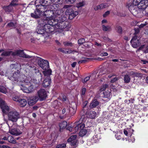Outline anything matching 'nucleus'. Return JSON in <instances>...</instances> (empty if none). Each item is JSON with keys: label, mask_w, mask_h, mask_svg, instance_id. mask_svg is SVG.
<instances>
[{"label": "nucleus", "mask_w": 148, "mask_h": 148, "mask_svg": "<svg viewBox=\"0 0 148 148\" xmlns=\"http://www.w3.org/2000/svg\"><path fill=\"white\" fill-rule=\"evenodd\" d=\"M137 37L136 35H135L133 37L131 40L130 43H131L133 42L136 41H137Z\"/></svg>", "instance_id": "53"}, {"label": "nucleus", "mask_w": 148, "mask_h": 148, "mask_svg": "<svg viewBox=\"0 0 148 148\" xmlns=\"http://www.w3.org/2000/svg\"><path fill=\"white\" fill-rule=\"evenodd\" d=\"M130 74L138 77H140L143 76V75L142 73L138 72H131Z\"/></svg>", "instance_id": "39"}, {"label": "nucleus", "mask_w": 148, "mask_h": 148, "mask_svg": "<svg viewBox=\"0 0 148 148\" xmlns=\"http://www.w3.org/2000/svg\"><path fill=\"white\" fill-rule=\"evenodd\" d=\"M85 42V40L84 38H81L79 39L78 41V42L80 45H81Z\"/></svg>", "instance_id": "48"}, {"label": "nucleus", "mask_w": 148, "mask_h": 148, "mask_svg": "<svg viewBox=\"0 0 148 148\" xmlns=\"http://www.w3.org/2000/svg\"><path fill=\"white\" fill-rule=\"evenodd\" d=\"M86 91V89L85 88H83L81 90V95H85Z\"/></svg>", "instance_id": "55"}, {"label": "nucleus", "mask_w": 148, "mask_h": 148, "mask_svg": "<svg viewBox=\"0 0 148 148\" xmlns=\"http://www.w3.org/2000/svg\"><path fill=\"white\" fill-rule=\"evenodd\" d=\"M106 71L107 69L104 67H103L99 69V73L98 75V76L99 77L106 74Z\"/></svg>", "instance_id": "25"}, {"label": "nucleus", "mask_w": 148, "mask_h": 148, "mask_svg": "<svg viewBox=\"0 0 148 148\" xmlns=\"http://www.w3.org/2000/svg\"><path fill=\"white\" fill-rule=\"evenodd\" d=\"M29 58H31V60L32 61L34 62H38V63L39 61L40 60L41 58L37 56H29Z\"/></svg>", "instance_id": "26"}, {"label": "nucleus", "mask_w": 148, "mask_h": 148, "mask_svg": "<svg viewBox=\"0 0 148 148\" xmlns=\"http://www.w3.org/2000/svg\"><path fill=\"white\" fill-rule=\"evenodd\" d=\"M63 0H55V3H57L58 4H61L62 3Z\"/></svg>", "instance_id": "61"}, {"label": "nucleus", "mask_w": 148, "mask_h": 148, "mask_svg": "<svg viewBox=\"0 0 148 148\" xmlns=\"http://www.w3.org/2000/svg\"><path fill=\"white\" fill-rule=\"evenodd\" d=\"M92 59H91V60H95L99 61H101L103 60V59L101 58H92Z\"/></svg>", "instance_id": "60"}, {"label": "nucleus", "mask_w": 148, "mask_h": 148, "mask_svg": "<svg viewBox=\"0 0 148 148\" xmlns=\"http://www.w3.org/2000/svg\"><path fill=\"white\" fill-rule=\"evenodd\" d=\"M9 131L12 134L16 136L19 135L21 134V132L18 131L16 128H13V126L10 128Z\"/></svg>", "instance_id": "18"}, {"label": "nucleus", "mask_w": 148, "mask_h": 148, "mask_svg": "<svg viewBox=\"0 0 148 148\" xmlns=\"http://www.w3.org/2000/svg\"><path fill=\"white\" fill-rule=\"evenodd\" d=\"M12 99L14 101L18 102L19 101L20 99H21L19 97L15 95L13 96Z\"/></svg>", "instance_id": "44"}, {"label": "nucleus", "mask_w": 148, "mask_h": 148, "mask_svg": "<svg viewBox=\"0 0 148 148\" xmlns=\"http://www.w3.org/2000/svg\"><path fill=\"white\" fill-rule=\"evenodd\" d=\"M71 5H65L64 8H67L65 14L67 17H69L70 19H72L78 14V12L76 11H74L73 9L71 8Z\"/></svg>", "instance_id": "5"}, {"label": "nucleus", "mask_w": 148, "mask_h": 148, "mask_svg": "<svg viewBox=\"0 0 148 148\" xmlns=\"http://www.w3.org/2000/svg\"><path fill=\"white\" fill-rule=\"evenodd\" d=\"M63 43L64 45L65 46H71L72 45V43L69 42H64Z\"/></svg>", "instance_id": "49"}, {"label": "nucleus", "mask_w": 148, "mask_h": 148, "mask_svg": "<svg viewBox=\"0 0 148 148\" xmlns=\"http://www.w3.org/2000/svg\"><path fill=\"white\" fill-rule=\"evenodd\" d=\"M67 16L65 14H62L58 17L56 18L55 19H53L55 21L56 24L55 25H53L54 26L55 30H56V29H61L62 28V25H60V23L66 21L67 19Z\"/></svg>", "instance_id": "3"}, {"label": "nucleus", "mask_w": 148, "mask_h": 148, "mask_svg": "<svg viewBox=\"0 0 148 148\" xmlns=\"http://www.w3.org/2000/svg\"><path fill=\"white\" fill-rule=\"evenodd\" d=\"M59 5L57 4L54 3L50 5V9L53 11L58 16H59L62 13V10H59Z\"/></svg>", "instance_id": "8"}, {"label": "nucleus", "mask_w": 148, "mask_h": 148, "mask_svg": "<svg viewBox=\"0 0 148 148\" xmlns=\"http://www.w3.org/2000/svg\"><path fill=\"white\" fill-rule=\"evenodd\" d=\"M36 7V9L34 13H31V16L33 18L37 19L40 18L42 15L43 12L45 9H44L45 7L40 5H37Z\"/></svg>", "instance_id": "4"}, {"label": "nucleus", "mask_w": 148, "mask_h": 148, "mask_svg": "<svg viewBox=\"0 0 148 148\" xmlns=\"http://www.w3.org/2000/svg\"><path fill=\"white\" fill-rule=\"evenodd\" d=\"M95 75L94 74H92L90 76H89V77H90V79H92V80H95Z\"/></svg>", "instance_id": "56"}, {"label": "nucleus", "mask_w": 148, "mask_h": 148, "mask_svg": "<svg viewBox=\"0 0 148 148\" xmlns=\"http://www.w3.org/2000/svg\"><path fill=\"white\" fill-rule=\"evenodd\" d=\"M130 76L128 75H124V80L126 83H129L130 80Z\"/></svg>", "instance_id": "30"}, {"label": "nucleus", "mask_w": 148, "mask_h": 148, "mask_svg": "<svg viewBox=\"0 0 148 148\" xmlns=\"http://www.w3.org/2000/svg\"><path fill=\"white\" fill-rule=\"evenodd\" d=\"M87 131L85 129H82L79 132V134L80 136H82L86 134Z\"/></svg>", "instance_id": "38"}, {"label": "nucleus", "mask_w": 148, "mask_h": 148, "mask_svg": "<svg viewBox=\"0 0 148 148\" xmlns=\"http://www.w3.org/2000/svg\"><path fill=\"white\" fill-rule=\"evenodd\" d=\"M85 127V125L84 124H78L77 125L75 128V132H77L79 128L80 129H82L83 128H84Z\"/></svg>", "instance_id": "33"}, {"label": "nucleus", "mask_w": 148, "mask_h": 148, "mask_svg": "<svg viewBox=\"0 0 148 148\" xmlns=\"http://www.w3.org/2000/svg\"><path fill=\"white\" fill-rule=\"evenodd\" d=\"M65 53L66 54H70L72 53L73 51L69 49H68L67 50H65Z\"/></svg>", "instance_id": "59"}, {"label": "nucleus", "mask_w": 148, "mask_h": 148, "mask_svg": "<svg viewBox=\"0 0 148 148\" xmlns=\"http://www.w3.org/2000/svg\"><path fill=\"white\" fill-rule=\"evenodd\" d=\"M148 6V0H141L138 4V8L139 9H145Z\"/></svg>", "instance_id": "16"}, {"label": "nucleus", "mask_w": 148, "mask_h": 148, "mask_svg": "<svg viewBox=\"0 0 148 148\" xmlns=\"http://www.w3.org/2000/svg\"><path fill=\"white\" fill-rule=\"evenodd\" d=\"M0 107L4 113H7L9 110V108L8 106L7 105L4 101L1 99H0Z\"/></svg>", "instance_id": "11"}, {"label": "nucleus", "mask_w": 148, "mask_h": 148, "mask_svg": "<svg viewBox=\"0 0 148 148\" xmlns=\"http://www.w3.org/2000/svg\"><path fill=\"white\" fill-rule=\"evenodd\" d=\"M128 9L133 15H136L138 13V11L139 8L136 6L131 5L128 6Z\"/></svg>", "instance_id": "13"}, {"label": "nucleus", "mask_w": 148, "mask_h": 148, "mask_svg": "<svg viewBox=\"0 0 148 148\" xmlns=\"http://www.w3.org/2000/svg\"><path fill=\"white\" fill-rule=\"evenodd\" d=\"M82 60L79 61L78 62L79 64H80L82 63H85L88 60H91L92 58H88L85 57H83L82 58Z\"/></svg>", "instance_id": "36"}, {"label": "nucleus", "mask_w": 148, "mask_h": 148, "mask_svg": "<svg viewBox=\"0 0 148 148\" xmlns=\"http://www.w3.org/2000/svg\"><path fill=\"white\" fill-rule=\"evenodd\" d=\"M39 3L40 5L45 7L44 9L45 10L47 8V6L48 5V1L47 0H40Z\"/></svg>", "instance_id": "22"}, {"label": "nucleus", "mask_w": 148, "mask_h": 148, "mask_svg": "<svg viewBox=\"0 0 148 148\" xmlns=\"http://www.w3.org/2000/svg\"><path fill=\"white\" fill-rule=\"evenodd\" d=\"M39 25L41 27H43L45 29L46 31L50 34L53 32L55 29L53 25L56 24L53 19L48 20L46 18L44 19H40L37 21Z\"/></svg>", "instance_id": "2"}, {"label": "nucleus", "mask_w": 148, "mask_h": 148, "mask_svg": "<svg viewBox=\"0 0 148 148\" xmlns=\"http://www.w3.org/2000/svg\"><path fill=\"white\" fill-rule=\"evenodd\" d=\"M103 30L104 31L109 32L111 30V27L109 25L106 26L104 25H102Z\"/></svg>", "instance_id": "29"}, {"label": "nucleus", "mask_w": 148, "mask_h": 148, "mask_svg": "<svg viewBox=\"0 0 148 148\" xmlns=\"http://www.w3.org/2000/svg\"><path fill=\"white\" fill-rule=\"evenodd\" d=\"M117 29V32L119 33H121L122 32V29L121 27L119 26H117L116 27Z\"/></svg>", "instance_id": "50"}, {"label": "nucleus", "mask_w": 148, "mask_h": 148, "mask_svg": "<svg viewBox=\"0 0 148 148\" xmlns=\"http://www.w3.org/2000/svg\"><path fill=\"white\" fill-rule=\"evenodd\" d=\"M45 29L43 27H38L36 29L37 33L38 34L42 35L43 36H45V34L48 33Z\"/></svg>", "instance_id": "19"}, {"label": "nucleus", "mask_w": 148, "mask_h": 148, "mask_svg": "<svg viewBox=\"0 0 148 148\" xmlns=\"http://www.w3.org/2000/svg\"><path fill=\"white\" fill-rule=\"evenodd\" d=\"M38 64L40 67L44 70L48 69L49 67L48 61L42 58L39 61Z\"/></svg>", "instance_id": "9"}, {"label": "nucleus", "mask_w": 148, "mask_h": 148, "mask_svg": "<svg viewBox=\"0 0 148 148\" xmlns=\"http://www.w3.org/2000/svg\"><path fill=\"white\" fill-rule=\"evenodd\" d=\"M118 79L119 78L118 77H115L111 80L110 82L112 83H114L118 80Z\"/></svg>", "instance_id": "57"}, {"label": "nucleus", "mask_w": 148, "mask_h": 148, "mask_svg": "<svg viewBox=\"0 0 148 148\" xmlns=\"http://www.w3.org/2000/svg\"><path fill=\"white\" fill-rule=\"evenodd\" d=\"M51 79L50 76L46 77L43 82L42 85L44 87H47L51 84Z\"/></svg>", "instance_id": "17"}, {"label": "nucleus", "mask_w": 148, "mask_h": 148, "mask_svg": "<svg viewBox=\"0 0 148 148\" xmlns=\"http://www.w3.org/2000/svg\"><path fill=\"white\" fill-rule=\"evenodd\" d=\"M108 87V85L107 84H105L103 85L101 88V91L105 90Z\"/></svg>", "instance_id": "52"}, {"label": "nucleus", "mask_w": 148, "mask_h": 148, "mask_svg": "<svg viewBox=\"0 0 148 148\" xmlns=\"http://www.w3.org/2000/svg\"><path fill=\"white\" fill-rule=\"evenodd\" d=\"M90 79V77H87L85 78L84 79L83 82L84 83H85L88 81Z\"/></svg>", "instance_id": "58"}, {"label": "nucleus", "mask_w": 148, "mask_h": 148, "mask_svg": "<svg viewBox=\"0 0 148 148\" xmlns=\"http://www.w3.org/2000/svg\"><path fill=\"white\" fill-rule=\"evenodd\" d=\"M77 137V136L74 135L71 136L70 138L68 139V141H71L72 140H77L76 139Z\"/></svg>", "instance_id": "42"}, {"label": "nucleus", "mask_w": 148, "mask_h": 148, "mask_svg": "<svg viewBox=\"0 0 148 148\" xmlns=\"http://www.w3.org/2000/svg\"><path fill=\"white\" fill-rule=\"evenodd\" d=\"M100 10L105 8L108 6V5L106 3H102L99 5Z\"/></svg>", "instance_id": "41"}, {"label": "nucleus", "mask_w": 148, "mask_h": 148, "mask_svg": "<svg viewBox=\"0 0 148 148\" xmlns=\"http://www.w3.org/2000/svg\"><path fill=\"white\" fill-rule=\"evenodd\" d=\"M67 124V122L66 121H64L59 124V126L60 129H62L65 128Z\"/></svg>", "instance_id": "35"}, {"label": "nucleus", "mask_w": 148, "mask_h": 148, "mask_svg": "<svg viewBox=\"0 0 148 148\" xmlns=\"http://www.w3.org/2000/svg\"><path fill=\"white\" fill-rule=\"evenodd\" d=\"M66 147V145L64 143H62L57 145L56 146L57 148H64Z\"/></svg>", "instance_id": "47"}, {"label": "nucleus", "mask_w": 148, "mask_h": 148, "mask_svg": "<svg viewBox=\"0 0 148 148\" xmlns=\"http://www.w3.org/2000/svg\"><path fill=\"white\" fill-rule=\"evenodd\" d=\"M37 71H38V73H39L38 75V77L39 78H40V81H39V80H39L38 82H36V83H37L38 84H39L40 82V81H41L42 79V73H39V70H38Z\"/></svg>", "instance_id": "45"}, {"label": "nucleus", "mask_w": 148, "mask_h": 148, "mask_svg": "<svg viewBox=\"0 0 148 148\" xmlns=\"http://www.w3.org/2000/svg\"><path fill=\"white\" fill-rule=\"evenodd\" d=\"M18 102L19 103V104L21 107H24L25 106L27 103L26 100L24 99H20Z\"/></svg>", "instance_id": "23"}, {"label": "nucleus", "mask_w": 148, "mask_h": 148, "mask_svg": "<svg viewBox=\"0 0 148 148\" xmlns=\"http://www.w3.org/2000/svg\"><path fill=\"white\" fill-rule=\"evenodd\" d=\"M66 2L69 4H71L74 3L75 0H65Z\"/></svg>", "instance_id": "54"}, {"label": "nucleus", "mask_w": 148, "mask_h": 148, "mask_svg": "<svg viewBox=\"0 0 148 148\" xmlns=\"http://www.w3.org/2000/svg\"><path fill=\"white\" fill-rule=\"evenodd\" d=\"M84 5V3L83 2H80L77 3L76 6L78 8H79L83 6Z\"/></svg>", "instance_id": "51"}, {"label": "nucleus", "mask_w": 148, "mask_h": 148, "mask_svg": "<svg viewBox=\"0 0 148 148\" xmlns=\"http://www.w3.org/2000/svg\"><path fill=\"white\" fill-rule=\"evenodd\" d=\"M14 52L12 51H5L2 53L1 56H7L12 55L14 56Z\"/></svg>", "instance_id": "24"}, {"label": "nucleus", "mask_w": 148, "mask_h": 148, "mask_svg": "<svg viewBox=\"0 0 148 148\" xmlns=\"http://www.w3.org/2000/svg\"><path fill=\"white\" fill-rule=\"evenodd\" d=\"M9 79L13 81H15L19 85L21 86L26 85L25 87L21 88L24 92L29 93L32 91L34 86L32 81H31L30 82L28 80L27 77L19 71H15L12 76Z\"/></svg>", "instance_id": "1"}, {"label": "nucleus", "mask_w": 148, "mask_h": 148, "mask_svg": "<svg viewBox=\"0 0 148 148\" xmlns=\"http://www.w3.org/2000/svg\"><path fill=\"white\" fill-rule=\"evenodd\" d=\"M108 55V54L107 53L105 52L100 54V56H106Z\"/></svg>", "instance_id": "63"}, {"label": "nucleus", "mask_w": 148, "mask_h": 148, "mask_svg": "<svg viewBox=\"0 0 148 148\" xmlns=\"http://www.w3.org/2000/svg\"><path fill=\"white\" fill-rule=\"evenodd\" d=\"M131 44L134 48H136L140 45V43L139 40H137V41L131 43Z\"/></svg>", "instance_id": "27"}, {"label": "nucleus", "mask_w": 148, "mask_h": 148, "mask_svg": "<svg viewBox=\"0 0 148 148\" xmlns=\"http://www.w3.org/2000/svg\"><path fill=\"white\" fill-rule=\"evenodd\" d=\"M99 104V102L97 99H94L90 103V107L91 108H95Z\"/></svg>", "instance_id": "20"}, {"label": "nucleus", "mask_w": 148, "mask_h": 148, "mask_svg": "<svg viewBox=\"0 0 148 148\" xmlns=\"http://www.w3.org/2000/svg\"><path fill=\"white\" fill-rule=\"evenodd\" d=\"M68 142L70 143V145L71 146L70 148H76L77 147V140H72Z\"/></svg>", "instance_id": "28"}, {"label": "nucleus", "mask_w": 148, "mask_h": 148, "mask_svg": "<svg viewBox=\"0 0 148 148\" xmlns=\"http://www.w3.org/2000/svg\"><path fill=\"white\" fill-rule=\"evenodd\" d=\"M42 16H43L46 17L47 19L49 18V19L51 18L52 19H55L58 16L55 14L54 13L53 11L50 10H44L43 12Z\"/></svg>", "instance_id": "7"}, {"label": "nucleus", "mask_w": 148, "mask_h": 148, "mask_svg": "<svg viewBox=\"0 0 148 148\" xmlns=\"http://www.w3.org/2000/svg\"><path fill=\"white\" fill-rule=\"evenodd\" d=\"M3 9L6 12H12L13 9V6L10 4L7 6H4L3 7Z\"/></svg>", "instance_id": "21"}, {"label": "nucleus", "mask_w": 148, "mask_h": 148, "mask_svg": "<svg viewBox=\"0 0 148 148\" xmlns=\"http://www.w3.org/2000/svg\"><path fill=\"white\" fill-rule=\"evenodd\" d=\"M51 69H48L47 71L43 72V74L45 77H46L49 76V75L51 74Z\"/></svg>", "instance_id": "32"}, {"label": "nucleus", "mask_w": 148, "mask_h": 148, "mask_svg": "<svg viewBox=\"0 0 148 148\" xmlns=\"http://www.w3.org/2000/svg\"><path fill=\"white\" fill-rule=\"evenodd\" d=\"M16 23L15 22H11L7 25V27L11 28H14L16 27Z\"/></svg>", "instance_id": "37"}, {"label": "nucleus", "mask_w": 148, "mask_h": 148, "mask_svg": "<svg viewBox=\"0 0 148 148\" xmlns=\"http://www.w3.org/2000/svg\"><path fill=\"white\" fill-rule=\"evenodd\" d=\"M58 50L60 52L65 53V50L62 48H59L58 49Z\"/></svg>", "instance_id": "64"}, {"label": "nucleus", "mask_w": 148, "mask_h": 148, "mask_svg": "<svg viewBox=\"0 0 148 148\" xmlns=\"http://www.w3.org/2000/svg\"><path fill=\"white\" fill-rule=\"evenodd\" d=\"M18 1V0H12L10 4L12 6H14L17 5L16 3Z\"/></svg>", "instance_id": "46"}, {"label": "nucleus", "mask_w": 148, "mask_h": 148, "mask_svg": "<svg viewBox=\"0 0 148 148\" xmlns=\"http://www.w3.org/2000/svg\"><path fill=\"white\" fill-rule=\"evenodd\" d=\"M8 120L12 122H16L19 118L20 116L18 112L16 111L10 112L8 114Z\"/></svg>", "instance_id": "6"}, {"label": "nucleus", "mask_w": 148, "mask_h": 148, "mask_svg": "<svg viewBox=\"0 0 148 148\" xmlns=\"http://www.w3.org/2000/svg\"><path fill=\"white\" fill-rule=\"evenodd\" d=\"M110 14L109 11H107L103 15V16L104 17H105L108 15Z\"/></svg>", "instance_id": "62"}, {"label": "nucleus", "mask_w": 148, "mask_h": 148, "mask_svg": "<svg viewBox=\"0 0 148 148\" xmlns=\"http://www.w3.org/2000/svg\"><path fill=\"white\" fill-rule=\"evenodd\" d=\"M96 113L95 111H91L88 114V117L91 119H94L96 116Z\"/></svg>", "instance_id": "31"}, {"label": "nucleus", "mask_w": 148, "mask_h": 148, "mask_svg": "<svg viewBox=\"0 0 148 148\" xmlns=\"http://www.w3.org/2000/svg\"><path fill=\"white\" fill-rule=\"evenodd\" d=\"M8 142L12 143L15 144L16 143V140L12 136H9L8 137Z\"/></svg>", "instance_id": "34"}, {"label": "nucleus", "mask_w": 148, "mask_h": 148, "mask_svg": "<svg viewBox=\"0 0 148 148\" xmlns=\"http://www.w3.org/2000/svg\"><path fill=\"white\" fill-rule=\"evenodd\" d=\"M104 97L105 98H108L110 97V91H107L103 92Z\"/></svg>", "instance_id": "40"}, {"label": "nucleus", "mask_w": 148, "mask_h": 148, "mask_svg": "<svg viewBox=\"0 0 148 148\" xmlns=\"http://www.w3.org/2000/svg\"><path fill=\"white\" fill-rule=\"evenodd\" d=\"M14 56L18 55L20 57L24 58H29V56H28L25 53L23 50H19L14 52Z\"/></svg>", "instance_id": "14"}, {"label": "nucleus", "mask_w": 148, "mask_h": 148, "mask_svg": "<svg viewBox=\"0 0 148 148\" xmlns=\"http://www.w3.org/2000/svg\"><path fill=\"white\" fill-rule=\"evenodd\" d=\"M37 94L39 97V100L42 101L45 99L47 97L46 92L45 89H40L37 92Z\"/></svg>", "instance_id": "10"}, {"label": "nucleus", "mask_w": 148, "mask_h": 148, "mask_svg": "<svg viewBox=\"0 0 148 148\" xmlns=\"http://www.w3.org/2000/svg\"><path fill=\"white\" fill-rule=\"evenodd\" d=\"M0 92L5 94L6 92V90L4 87L0 86Z\"/></svg>", "instance_id": "43"}, {"label": "nucleus", "mask_w": 148, "mask_h": 148, "mask_svg": "<svg viewBox=\"0 0 148 148\" xmlns=\"http://www.w3.org/2000/svg\"><path fill=\"white\" fill-rule=\"evenodd\" d=\"M38 99V98L37 96L31 97L28 99V104L29 106H32L36 103Z\"/></svg>", "instance_id": "12"}, {"label": "nucleus", "mask_w": 148, "mask_h": 148, "mask_svg": "<svg viewBox=\"0 0 148 148\" xmlns=\"http://www.w3.org/2000/svg\"><path fill=\"white\" fill-rule=\"evenodd\" d=\"M77 109V107L75 103H73L71 105V107L69 109V113L70 115L73 116L75 113Z\"/></svg>", "instance_id": "15"}]
</instances>
